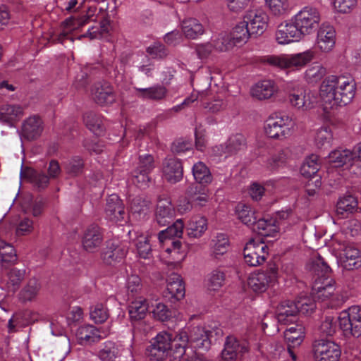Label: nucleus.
<instances>
[{
	"label": "nucleus",
	"mask_w": 361,
	"mask_h": 361,
	"mask_svg": "<svg viewBox=\"0 0 361 361\" xmlns=\"http://www.w3.org/2000/svg\"><path fill=\"white\" fill-rule=\"evenodd\" d=\"M355 92L356 82L350 75H329L320 85V95L326 109L348 104L354 98Z\"/></svg>",
	"instance_id": "nucleus-1"
},
{
	"label": "nucleus",
	"mask_w": 361,
	"mask_h": 361,
	"mask_svg": "<svg viewBox=\"0 0 361 361\" xmlns=\"http://www.w3.org/2000/svg\"><path fill=\"white\" fill-rule=\"evenodd\" d=\"M315 56L312 49L293 55H271L265 58L264 62L280 69L295 68L300 69L310 63Z\"/></svg>",
	"instance_id": "nucleus-2"
},
{
	"label": "nucleus",
	"mask_w": 361,
	"mask_h": 361,
	"mask_svg": "<svg viewBox=\"0 0 361 361\" xmlns=\"http://www.w3.org/2000/svg\"><path fill=\"white\" fill-rule=\"evenodd\" d=\"M315 299L321 301L330 300L331 307H337L347 300V296L336 292L335 281L330 276L319 278L314 281L312 287Z\"/></svg>",
	"instance_id": "nucleus-3"
},
{
	"label": "nucleus",
	"mask_w": 361,
	"mask_h": 361,
	"mask_svg": "<svg viewBox=\"0 0 361 361\" xmlns=\"http://www.w3.org/2000/svg\"><path fill=\"white\" fill-rule=\"evenodd\" d=\"M293 19L304 37L314 33L317 30L322 16L317 8L308 6L301 9Z\"/></svg>",
	"instance_id": "nucleus-4"
},
{
	"label": "nucleus",
	"mask_w": 361,
	"mask_h": 361,
	"mask_svg": "<svg viewBox=\"0 0 361 361\" xmlns=\"http://www.w3.org/2000/svg\"><path fill=\"white\" fill-rule=\"evenodd\" d=\"M314 361H339L341 349L335 342L326 339H316L312 344Z\"/></svg>",
	"instance_id": "nucleus-5"
},
{
	"label": "nucleus",
	"mask_w": 361,
	"mask_h": 361,
	"mask_svg": "<svg viewBox=\"0 0 361 361\" xmlns=\"http://www.w3.org/2000/svg\"><path fill=\"white\" fill-rule=\"evenodd\" d=\"M278 268L275 264H269L264 271L252 274L248 279L250 288L256 293H263L277 282Z\"/></svg>",
	"instance_id": "nucleus-6"
},
{
	"label": "nucleus",
	"mask_w": 361,
	"mask_h": 361,
	"mask_svg": "<svg viewBox=\"0 0 361 361\" xmlns=\"http://www.w3.org/2000/svg\"><path fill=\"white\" fill-rule=\"evenodd\" d=\"M339 325L346 336L358 338L361 336V308L351 306L341 313Z\"/></svg>",
	"instance_id": "nucleus-7"
},
{
	"label": "nucleus",
	"mask_w": 361,
	"mask_h": 361,
	"mask_svg": "<svg viewBox=\"0 0 361 361\" xmlns=\"http://www.w3.org/2000/svg\"><path fill=\"white\" fill-rule=\"evenodd\" d=\"M294 123L287 115L269 118L264 126L266 135L271 138L283 139L289 136Z\"/></svg>",
	"instance_id": "nucleus-8"
},
{
	"label": "nucleus",
	"mask_w": 361,
	"mask_h": 361,
	"mask_svg": "<svg viewBox=\"0 0 361 361\" xmlns=\"http://www.w3.org/2000/svg\"><path fill=\"white\" fill-rule=\"evenodd\" d=\"M175 336L167 331L159 333L152 340L147 349L148 356L151 360L162 361L168 356L169 350Z\"/></svg>",
	"instance_id": "nucleus-9"
},
{
	"label": "nucleus",
	"mask_w": 361,
	"mask_h": 361,
	"mask_svg": "<svg viewBox=\"0 0 361 361\" xmlns=\"http://www.w3.org/2000/svg\"><path fill=\"white\" fill-rule=\"evenodd\" d=\"M268 247L262 241L251 239L247 242L243 250L245 263L250 267H257L262 264L267 256Z\"/></svg>",
	"instance_id": "nucleus-10"
},
{
	"label": "nucleus",
	"mask_w": 361,
	"mask_h": 361,
	"mask_svg": "<svg viewBox=\"0 0 361 361\" xmlns=\"http://www.w3.org/2000/svg\"><path fill=\"white\" fill-rule=\"evenodd\" d=\"M243 20L251 34L257 36L262 35L266 31L268 27L269 17L261 9H251L245 13Z\"/></svg>",
	"instance_id": "nucleus-11"
},
{
	"label": "nucleus",
	"mask_w": 361,
	"mask_h": 361,
	"mask_svg": "<svg viewBox=\"0 0 361 361\" xmlns=\"http://www.w3.org/2000/svg\"><path fill=\"white\" fill-rule=\"evenodd\" d=\"M286 99L291 107L302 111L314 107V102L312 100V97L302 87L291 90Z\"/></svg>",
	"instance_id": "nucleus-12"
},
{
	"label": "nucleus",
	"mask_w": 361,
	"mask_h": 361,
	"mask_svg": "<svg viewBox=\"0 0 361 361\" xmlns=\"http://www.w3.org/2000/svg\"><path fill=\"white\" fill-rule=\"evenodd\" d=\"M275 36L276 40L281 44L297 42L303 37L293 19L290 22L281 23L277 27Z\"/></svg>",
	"instance_id": "nucleus-13"
},
{
	"label": "nucleus",
	"mask_w": 361,
	"mask_h": 361,
	"mask_svg": "<svg viewBox=\"0 0 361 361\" xmlns=\"http://www.w3.org/2000/svg\"><path fill=\"white\" fill-rule=\"evenodd\" d=\"M104 212L106 217L114 222L123 221L126 216L124 204L116 194H112L106 198Z\"/></svg>",
	"instance_id": "nucleus-14"
},
{
	"label": "nucleus",
	"mask_w": 361,
	"mask_h": 361,
	"mask_svg": "<svg viewBox=\"0 0 361 361\" xmlns=\"http://www.w3.org/2000/svg\"><path fill=\"white\" fill-rule=\"evenodd\" d=\"M212 332L203 326H194L187 331L188 343L195 348L207 350L211 345Z\"/></svg>",
	"instance_id": "nucleus-15"
},
{
	"label": "nucleus",
	"mask_w": 361,
	"mask_h": 361,
	"mask_svg": "<svg viewBox=\"0 0 361 361\" xmlns=\"http://www.w3.org/2000/svg\"><path fill=\"white\" fill-rule=\"evenodd\" d=\"M175 208L170 198H159L155 210V221L161 226L169 224L175 216Z\"/></svg>",
	"instance_id": "nucleus-16"
},
{
	"label": "nucleus",
	"mask_w": 361,
	"mask_h": 361,
	"mask_svg": "<svg viewBox=\"0 0 361 361\" xmlns=\"http://www.w3.org/2000/svg\"><path fill=\"white\" fill-rule=\"evenodd\" d=\"M103 234L101 228L96 225H91L86 228L82 239L83 248L88 252H96L102 245Z\"/></svg>",
	"instance_id": "nucleus-17"
},
{
	"label": "nucleus",
	"mask_w": 361,
	"mask_h": 361,
	"mask_svg": "<svg viewBox=\"0 0 361 361\" xmlns=\"http://www.w3.org/2000/svg\"><path fill=\"white\" fill-rule=\"evenodd\" d=\"M336 44V30L329 24H322L317 32V46L323 52L330 51Z\"/></svg>",
	"instance_id": "nucleus-18"
},
{
	"label": "nucleus",
	"mask_w": 361,
	"mask_h": 361,
	"mask_svg": "<svg viewBox=\"0 0 361 361\" xmlns=\"http://www.w3.org/2000/svg\"><path fill=\"white\" fill-rule=\"evenodd\" d=\"M298 312L299 307L295 302L284 301L277 307L276 319L279 323L288 324L296 320Z\"/></svg>",
	"instance_id": "nucleus-19"
},
{
	"label": "nucleus",
	"mask_w": 361,
	"mask_h": 361,
	"mask_svg": "<svg viewBox=\"0 0 361 361\" xmlns=\"http://www.w3.org/2000/svg\"><path fill=\"white\" fill-rule=\"evenodd\" d=\"M188 343V338L185 330H181L176 334L169 350L168 355L170 357V361H181L183 360Z\"/></svg>",
	"instance_id": "nucleus-20"
},
{
	"label": "nucleus",
	"mask_w": 361,
	"mask_h": 361,
	"mask_svg": "<svg viewBox=\"0 0 361 361\" xmlns=\"http://www.w3.org/2000/svg\"><path fill=\"white\" fill-rule=\"evenodd\" d=\"M163 173L164 178L171 183L179 182L183 174L181 162L176 158H166L163 163Z\"/></svg>",
	"instance_id": "nucleus-21"
},
{
	"label": "nucleus",
	"mask_w": 361,
	"mask_h": 361,
	"mask_svg": "<svg viewBox=\"0 0 361 361\" xmlns=\"http://www.w3.org/2000/svg\"><path fill=\"white\" fill-rule=\"evenodd\" d=\"M128 249L118 243L109 242L102 253L104 262L109 265H114L120 262L126 255Z\"/></svg>",
	"instance_id": "nucleus-22"
},
{
	"label": "nucleus",
	"mask_w": 361,
	"mask_h": 361,
	"mask_svg": "<svg viewBox=\"0 0 361 361\" xmlns=\"http://www.w3.org/2000/svg\"><path fill=\"white\" fill-rule=\"evenodd\" d=\"M247 351L245 344H240L234 336L226 338L224 348L221 352L222 358L226 361H233L238 358L239 355H243Z\"/></svg>",
	"instance_id": "nucleus-23"
},
{
	"label": "nucleus",
	"mask_w": 361,
	"mask_h": 361,
	"mask_svg": "<svg viewBox=\"0 0 361 361\" xmlns=\"http://www.w3.org/2000/svg\"><path fill=\"white\" fill-rule=\"evenodd\" d=\"M42 119L37 116L27 118L23 123L22 135L28 140H35L40 136L43 130Z\"/></svg>",
	"instance_id": "nucleus-24"
},
{
	"label": "nucleus",
	"mask_w": 361,
	"mask_h": 361,
	"mask_svg": "<svg viewBox=\"0 0 361 361\" xmlns=\"http://www.w3.org/2000/svg\"><path fill=\"white\" fill-rule=\"evenodd\" d=\"M135 96L143 100L161 101L167 95L168 90L162 85L157 84L147 88L134 87Z\"/></svg>",
	"instance_id": "nucleus-25"
},
{
	"label": "nucleus",
	"mask_w": 361,
	"mask_h": 361,
	"mask_svg": "<svg viewBox=\"0 0 361 361\" xmlns=\"http://www.w3.org/2000/svg\"><path fill=\"white\" fill-rule=\"evenodd\" d=\"M341 261L345 269L350 270L361 267V254L360 250L352 245H344Z\"/></svg>",
	"instance_id": "nucleus-26"
},
{
	"label": "nucleus",
	"mask_w": 361,
	"mask_h": 361,
	"mask_svg": "<svg viewBox=\"0 0 361 361\" xmlns=\"http://www.w3.org/2000/svg\"><path fill=\"white\" fill-rule=\"evenodd\" d=\"M92 97L96 103L108 105L114 102L116 97L112 87L109 84H97L92 90Z\"/></svg>",
	"instance_id": "nucleus-27"
},
{
	"label": "nucleus",
	"mask_w": 361,
	"mask_h": 361,
	"mask_svg": "<svg viewBox=\"0 0 361 361\" xmlns=\"http://www.w3.org/2000/svg\"><path fill=\"white\" fill-rule=\"evenodd\" d=\"M76 337L82 345L92 343L99 341L102 336L100 330L93 325H83L80 326L76 331Z\"/></svg>",
	"instance_id": "nucleus-28"
},
{
	"label": "nucleus",
	"mask_w": 361,
	"mask_h": 361,
	"mask_svg": "<svg viewBox=\"0 0 361 361\" xmlns=\"http://www.w3.org/2000/svg\"><path fill=\"white\" fill-rule=\"evenodd\" d=\"M181 29L184 36L188 39H195L204 33V27L199 20L188 18L181 23Z\"/></svg>",
	"instance_id": "nucleus-29"
},
{
	"label": "nucleus",
	"mask_w": 361,
	"mask_h": 361,
	"mask_svg": "<svg viewBox=\"0 0 361 361\" xmlns=\"http://www.w3.org/2000/svg\"><path fill=\"white\" fill-rule=\"evenodd\" d=\"M166 291L171 298L176 300L182 299L185 295V285L182 277L176 274L172 273L167 279Z\"/></svg>",
	"instance_id": "nucleus-30"
},
{
	"label": "nucleus",
	"mask_w": 361,
	"mask_h": 361,
	"mask_svg": "<svg viewBox=\"0 0 361 361\" xmlns=\"http://www.w3.org/2000/svg\"><path fill=\"white\" fill-rule=\"evenodd\" d=\"M277 91L274 82L271 80H262L252 87L251 94L259 100L267 99L271 97Z\"/></svg>",
	"instance_id": "nucleus-31"
},
{
	"label": "nucleus",
	"mask_w": 361,
	"mask_h": 361,
	"mask_svg": "<svg viewBox=\"0 0 361 361\" xmlns=\"http://www.w3.org/2000/svg\"><path fill=\"white\" fill-rule=\"evenodd\" d=\"M328 162L333 167H341L355 160L354 154L349 149H336L329 153Z\"/></svg>",
	"instance_id": "nucleus-32"
},
{
	"label": "nucleus",
	"mask_w": 361,
	"mask_h": 361,
	"mask_svg": "<svg viewBox=\"0 0 361 361\" xmlns=\"http://www.w3.org/2000/svg\"><path fill=\"white\" fill-rule=\"evenodd\" d=\"M149 308L147 300L142 298H135L128 307L130 318L133 322H138L145 318Z\"/></svg>",
	"instance_id": "nucleus-33"
},
{
	"label": "nucleus",
	"mask_w": 361,
	"mask_h": 361,
	"mask_svg": "<svg viewBox=\"0 0 361 361\" xmlns=\"http://www.w3.org/2000/svg\"><path fill=\"white\" fill-rule=\"evenodd\" d=\"M357 209V201L355 197L350 195L341 197L336 204V213L343 217L347 216Z\"/></svg>",
	"instance_id": "nucleus-34"
},
{
	"label": "nucleus",
	"mask_w": 361,
	"mask_h": 361,
	"mask_svg": "<svg viewBox=\"0 0 361 361\" xmlns=\"http://www.w3.org/2000/svg\"><path fill=\"white\" fill-rule=\"evenodd\" d=\"M252 230L262 236H275L279 232L278 227L275 225V221L260 219L252 226Z\"/></svg>",
	"instance_id": "nucleus-35"
},
{
	"label": "nucleus",
	"mask_w": 361,
	"mask_h": 361,
	"mask_svg": "<svg viewBox=\"0 0 361 361\" xmlns=\"http://www.w3.org/2000/svg\"><path fill=\"white\" fill-rule=\"evenodd\" d=\"M192 172L196 182L201 185H207L212 181L210 170L202 161L195 164L192 168Z\"/></svg>",
	"instance_id": "nucleus-36"
},
{
	"label": "nucleus",
	"mask_w": 361,
	"mask_h": 361,
	"mask_svg": "<svg viewBox=\"0 0 361 361\" xmlns=\"http://www.w3.org/2000/svg\"><path fill=\"white\" fill-rule=\"evenodd\" d=\"M190 201L197 206H204L208 201L209 195L204 188L197 185H191L187 190Z\"/></svg>",
	"instance_id": "nucleus-37"
},
{
	"label": "nucleus",
	"mask_w": 361,
	"mask_h": 361,
	"mask_svg": "<svg viewBox=\"0 0 361 361\" xmlns=\"http://www.w3.org/2000/svg\"><path fill=\"white\" fill-rule=\"evenodd\" d=\"M207 229V219L202 216H195L190 221L187 231L189 237L197 238L201 237Z\"/></svg>",
	"instance_id": "nucleus-38"
},
{
	"label": "nucleus",
	"mask_w": 361,
	"mask_h": 361,
	"mask_svg": "<svg viewBox=\"0 0 361 361\" xmlns=\"http://www.w3.org/2000/svg\"><path fill=\"white\" fill-rule=\"evenodd\" d=\"M120 355L117 345L112 341H106L101 345L97 356L101 361H115Z\"/></svg>",
	"instance_id": "nucleus-39"
},
{
	"label": "nucleus",
	"mask_w": 361,
	"mask_h": 361,
	"mask_svg": "<svg viewBox=\"0 0 361 361\" xmlns=\"http://www.w3.org/2000/svg\"><path fill=\"white\" fill-rule=\"evenodd\" d=\"M40 288L39 280L35 278L30 279L20 290L19 298L23 302L31 301L37 295Z\"/></svg>",
	"instance_id": "nucleus-40"
},
{
	"label": "nucleus",
	"mask_w": 361,
	"mask_h": 361,
	"mask_svg": "<svg viewBox=\"0 0 361 361\" xmlns=\"http://www.w3.org/2000/svg\"><path fill=\"white\" fill-rule=\"evenodd\" d=\"M246 145L247 142L245 136L240 133H236L228 139L224 149H227L228 155H231L243 150Z\"/></svg>",
	"instance_id": "nucleus-41"
},
{
	"label": "nucleus",
	"mask_w": 361,
	"mask_h": 361,
	"mask_svg": "<svg viewBox=\"0 0 361 361\" xmlns=\"http://www.w3.org/2000/svg\"><path fill=\"white\" fill-rule=\"evenodd\" d=\"M235 45L245 43L252 35L244 20L238 23L229 34Z\"/></svg>",
	"instance_id": "nucleus-42"
},
{
	"label": "nucleus",
	"mask_w": 361,
	"mask_h": 361,
	"mask_svg": "<svg viewBox=\"0 0 361 361\" xmlns=\"http://www.w3.org/2000/svg\"><path fill=\"white\" fill-rule=\"evenodd\" d=\"M23 114V108L18 104H6L0 107V121L10 122Z\"/></svg>",
	"instance_id": "nucleus-43"
},
{
	"label": "nucleus",
	"mask_w": 361,
	"mask_h": 361,
	"mask_svg": "<svg viewBox=\"0 0 361 361\" xmlns=\"http://www.w3.org/2000/svg\"><path fill=\"white\" fill-rule=\"evenodd\" d=\"M183 228L184 224L182 219H178L166 229L160 231L158 234V238L160 242H164L166 238H181Z\"/></svg>",
	"instance_id": "nucleus-44"
},
{
	"label": "nucleus",
	"mask_w": 361,
	"mask_h": 361,
	"mask_svg": "<svg viewBox=\"0 0 361 361\" xmlns=\"http://www.w3.org/2000/svg\"><path fill=\"white\" fill-rule=\"evenodd\" d=\"M320 167L319 158L315 154H312L305 159L301 168V174L306 178H311L317 174Z\"/></svg>",
	"instance_id": "nucleus-45"
},
{
	"label": "nucleus",
	"mask_w": 361,
	"mask_h": 361,
	"mask_svg": "<svg viewBox=\"0 0 361 361\" xmlns=\"http://www.w3.org/2000/svg\"><path fill=\"white\" fill-rule=\"evenodd\" d=\"M326 74V69L318 63L310 66L305 72V79L308 83H317Z\"/></svg>",
	"instance_id": "nucleus-46"
},
{
	"label": "nucleus",
	"mask_w": 361,
	"mask_h": 361,
	"mask_svg": "<svg viewBox=\"0 0 361 361\" xmlns=\"http://www.w3.org/2000/svg\"><path fill=\"white\" fill-rule=\"evenodd\" d=\"M285 338L293 345H300L305 337V327L301 324H296L286 329L284 332Z\"/></svg>",
	"instance_id": "nucleus-47"
},
{
	"label": "nucleus",
	"mask_w": 361,
	"mask_h": 361,
	"mask_svg": "<svg viewBox=\"0 0 361 361\" xmlns=\"http://www.w3.org/2000/svg\"><path fill=\"white\" fill-rule=\"evenodd\" d=\"M24 276V270L11 269L7 274L6 288L8 292L15 293L18 289Z\"/></svg>",
	"instance_id": "nucleus-48"
},
{
	"label": "nucleus",
	"mask_w": 361,
	"mask_h": 361,
	"mask_svg": "<svg viewBox=\"0 0 361 361\" xmlns=\"http://www.w3.org/2000/svg\"><path fill=\"white\" fill-rule=\"evenodd\" d=\"M83 119L86 126L95 135H99L103 132L104 126L99 115L88 112L84 115Z\"/></svg>",
	"instance_id": "nucleus-49"
},
{
	"label": "nucleus",
	"mask_w": 361,
	"mask_h": 361,
	"mask_svg": "<svg viewBox=\"0 0 361 361\" xmlns=\"http://www.w3.org/2000/svg\"><path fill=\"white\" fill-rule=\"evenodd\" d=\"M229 247V241L224 234H218L212 241V252L215 257L225 254Z\"/></svg>",
	"instance_id": "nucleus-50"
},
{
	"label": "nucleus",
	"mask_w": 361,
	"mask_h": 361,
	"mask_svg": "<svg viewBox=\"0 0 361 361\" xmlns=\"http://www.w3.org/2000/svg\"><path fill=\"white\" fill-rule=\"evenodd\" d=\"M235 212L238 218L247 226H252L255 223L257 218L255 216V212L249 206L240 203L237 205Z\"/></svg>",
	"instance_id": "nucleus-51"
},
{
	"label": "nucleus",
	"mask_w": 361,
	"mask_h": 361,
	"mask_svg": "<svg viewBox=\"0 0 361 361\" xmlns=\"http://www.w3.org/2000/svg\"><path fill=\"white\" fill-rule=\"evenodd\" d=\"M312 269L316 275L317 279L325 278L329 276V274L331 271L330 267L328 265L325 259L318 255L316 258L312 261Z\"/></svg>",
	"instance_id": "nucleus-52"
},
{
	"label": "nucleus",
	"mask_w": 361,
	"mask_h": 361,
	"mask_svg": "<svg viewBox=\"0 0 361 361\" xmlns=\"http://www.w3.org/2000/svg\"><path fill=\"white\" fill-rule=\"evenodd\" d=\"M64 169L66 173L70 176H78L83 171V159L78 156H75L64 164Z\"/></svg>",
	"instance_id": "nucleus-53"
},
{
	"label": "nucleus",
	"mask_w": 361,
	"mask_h": 361,
	"mask_svg": "<svg viewBox=\"0 0 361 361\" xmlns=\"http://www.w3.org/2000/svg\"><path fill=\"white\" fill-rule=\"evenodd\" d=\"M214 48L220 51H226L235 46L229 34L221 33L213 39Z\"/></svg>",
	"instance_id": "nucleus-54"
},
{
	"label": "nucleus",
	"mask_w": 361,
	"mask_h": 361,
	"mask_svg": "<svg viewBox=\"0 0 361 361\" xmlns=\"http://www.w3.org/2000/svg\"><path fill=\"white\" fill-rule=\"evenodd\" d=\"M135 246L140 257L144 259L149 257L152 248L148 236L142 235L138 236L135 240Z\"/></svg>",
	"instance_id": "nucleus-55"
},
{
	"label": "nucleus",
	"mask_w": 361,
	"mask_h": 361,
	"mask_svg": "<svg viewBox=\"0 0 361 361\" xmlns=\"http://www.w3.org/2000/svg\"><path fill=\"white\" fill-rule=\"evenodd\" d=\"M337 322L335 317L326 316L319 326V332L326 336H333L336 331Z\"/></svg>",
	"instance_id": "nucleus-56"
},
{
	"label": "nucleus",
	"mask_w": 361,
	"mask_h": 361,
	"mask_svg": "<svg viewBox=\"0 0 361 361\" xmlns=\"http://www.w3.org/2000/svg\"><path fill=\"white\" fill-rule=\"evenodd\" d=\"M225 281V274L221 270H214L208 278V288L212 290H216L223 286Z\"/></svg>",
	"instance_id": "nucleus-57"
},
{
	"label": "nucleus",
	"mask_w": 361,
	"mask_h": 361,
	"mask_svg": "<svg viewBox=\"0 0 361 361\" xmlns=\"http://www.w3.org/2000/svg\"><path fill=\"white\" fill-rule=\"evenodd\" d=\"M109 317V311L103 304H97L90 312V317L95 323L102 324Z\"/></svg>",
	"instance_id": "nucleus-58"
},
{
	"label": "nucleus",
	"mask_w": 361,
	"mask_h": 361,
	"mask_svg": "<svg viewBox=\"0 0 361 361\" xmlns=\"http://www.w3.org/2000/svg\"><path fill=\"white\" fill-rule=\"evenodd\" d=\"M332 133L329 128L322 127L319 128L316 134L315 142L319 147L324 146H330V142L332 140Z\"/></svg>",
	"instance_id": "nucleus-59"
},
{
	"label": "nucleus",
	"mask_w": 361,
	"mask_h": 361,
	"mask_svg": "<svg viewBox=\"0 0 361 361\" xmlns=\"http://www.w3.org/2000/svg\"><path fill=\"white\" fill-rule=\"evenodd\" d=\"M0 257L5 262H14L17 259V255L14 247L5 242L0 244Z\"/></svg>",
	"instance_id": "nucleus-60"
},
{
	"label": "nucleus",
	"mask_w": 361,
	"mask_h": 361,
	"mask_svg": "<svg viewBox=\"0 0 361 361\" xmlns=\"http://www.w3.org/2000/svg\"><path fill=\"white\" fill-rule=\"evenodd\" d=\"M357 0H334V7L341 13H350L357 6Z\"/></svg>",
	"instance_id": "nucleus-61"
},
{
	"label": "nucleus",
	"mask_w": 361,
	"mask_h": 361,
	"mask_svg": "<svg viewBox=\"0 0 361 361\" xmlns=\"http://www.w3.org/2000/svg\"><path fill=\"white\" fill-rule=\"evenodd\" d=\"M34 231L33 221L29 217H24L20 219L16 233L18 235H29Z\"/></svg>",
	"instance_id": "nucleus-62"
},
{
	"label": "nucleus",
	"mask_w": 361,
	"mask_h": 361,
	"mask_svg": "<svg viewBox=\"0 0 361 361\" xmlns=\"http://www.w3.org/2000/svg\"><path fill=\"white\" fill-rule=\"evenodd\" d=\"M30 180L38 188H45L49 183V177L44 173L32 171L30 174Z\"/></svg>",
	"instance_id": "nucleus-63"
},
{
	"label": "nucleus",
	"mask_w": 361,
	"mask_h": 361,
	"mask_svg": "<svg viewBox=\"0 0 361 361\" xmlns=\"http://www.w3.org/2000/svg\"><path fill=\"white\" fill-rule=\"evenodd\" d=\"M149 173L135 169L133 172V182L140 188H145L150 181Z\"/></svg>",
	"instance_id": "nucleus-64"
}]
</instances>
